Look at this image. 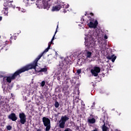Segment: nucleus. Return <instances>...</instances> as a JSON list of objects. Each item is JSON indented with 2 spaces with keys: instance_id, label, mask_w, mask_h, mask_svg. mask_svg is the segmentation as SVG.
<instances>
[{
  "instance_id": "obj_10",
  "label": "nucleus",
  "mask_w": 131,
  "mask_h": 131,
  "mask_svg": "<svg viewBox=\"0 0 131 131\" xmlns=\"http://www.w3.org/2000/svg\"><path fill=\"white\" fill-rule=\"evenodd\" d=\"M19 118L20 119V122L21 124H25L26 123V115L24 113H21L19 114Z\"/></svg>"
},
{
  "instance_id": "obj_11",
  "label": "nucleus",
  "mask_w": 131,
  "mask_h": 131,
  "mask_svg": "<svg viewBox=\"0 0 131 131\" xmlns=\"http://www.w3.org/2000/svg\"><path fill=\"white\" fill-rule=\"evenodd\" d=\"M88 124H94L96 123V119L94 118V115H90L88 119Z\"/></svg>"
},
{
  "instance_id": "obj_21",
  "label": "nucleus",
  "mask_w": 131,
  "mask_h": 131,
  "mask_svg": "<svg viewBox=\"0 0 131 131\" xmlns=\"http://www.w3.org/2000/svg\"><path fill=\"white\" fill-rule=\"evenodd\" d=\"M0 77H3V82H7V76L4 77L3 75H1Z\"/></svg>"
},
{
  "instance_id": "obj_3",
  "label": "nucleus",
  "mask_w": 131,
  "mask_h": 131,
  "mask_svg": "<svg viewBox=\"0 0 131 131\" xmlns=\"http://www.w3.org/2000/svg\"><path fill=\"white\" fill-rule=\"evenodd\" d=\"M12 3H14L13 1L6 0L5 1L4 6V8H3V11H4V14H8L9 12V8H12V9H15L16 6L15 5L12 4Z\"/></svg>"
},
{
  "instance_id": "obj_31",
  "label": "nucleus",
  "mask_w": 131,
  "mask_h": 131,
  "mask_svg": "<svg viewBox=\"0 0 131 131\" xmlns=\"http://www.w3.org/2000/svg\"><path fill=\"white\" fill-rule=\"evenodd\" d=\"M64 131H72L70 128H66Z\"/></svg>"
},
{
  "instance_id": "obj_29",
  "label": "nucleus",
  "mask_w": 131,
  "mask_h": 131,
  "mask_svg": "<svg viewBox=\"0 0 131 131\" xmlns=\"http://www.w3.org/2000/svg\"><path fill=\"white\" fill-rule=\"evenodd\" d=\"M95 102H94L93 103H92V105L91 107V109H94V108H95Z\"/></svg>"
},
{
  "instance_id": "obj_18",
  "label": "nucleus",
  "mask_w": 131,
  "mask_h": 131,
  "mask_svg": "<svg viewBox=\"0 0 131 131\" xmlns=\"http://www.w3.org/2000/svg\"><path fill=\"white\" fill-rule=\"evenodd\" d=\"M48 71V67L45 66L43 68L40 69L39 71H38V72H47Z\"/></svg>"
},
{
  "instance_id": "obj_23",
  "label": "nucleus",
  "mask_w": 131,
  "mask_h": 131,
  "mask_svg": "<svg viewBox=\"0 0 131 131\" xmlns=\"http://www.w3.org/2000/svg\"><path fill=\"white\" fill-rule=\"evenodd\" d=\"M50 49V48L49 47H47L46 48V49L45 50V51L41 53V54L43 53V55L45 54V53H47V52H49V50Z\"/></svg>"
},
{
  "instance_id": "obj_45",
  "label": "nucleus",
  "mask_w": 131,
  "mask_h": 131,
  "mask_svg": "<svg viewBox=\"0 0 131 131\" xmlns=\"http://www.w3.org/2000/svg\"><path fill=\"white\" fill-rule=\"evenodd\" d=\"M63 13H66V11H65V10H64Z\"/></svg>"
},
{
  "instance_id": "obj_30",
  "label": "nucleus",
  "mask_w": 131,
  "mask_h": 131,
  "mask_svg": "<svg viewBox=\"0 0 131 131\" xmlns=\"http://www.w3.org/2000/svg\"><path fill=\"white\" fill-rule=\"evenodd\" d=\"M77 73H78V75L80 74V73H81V69L77 70Z\"/></svg>"
},
{
  "instance_id": "obj_47",
  "label": "nucleus",
  "mask_w": 131,
  "mask_h": 131,
  "mask_svg": "<svg viewBox=\"0 0 131 131\" xmlns=\"http://www.w3.org/2000/svg\"><path fill=\"white\" fill-rule=\"evenodd\" d=\"M83 106H85V104H84L83 105Z\"/></svg>"
},
{
  "instance_id": "obj_7",
  "label": "nucleus",
  "mask_w": 131,
  "mask_h": 131,
  "mask_svg": "<svg viewBox=\"0 0 131 131\" xmlns=\"http://www.w3.org/2000/svg\"><path fill=\"white\" fill-rule=\"evenodd\" d=\"M49 1L51 0H37L36 5H40L39 3H42L44 9H50L51 5L49 4Z\"/></svg>"
},
{
  "instance_id": "obj_6",
  "label": "nucleus",
  "mask_w": 131,
  "mask_h": 131,
  "mask_svg": "<svg viewBox=\"0 0 131 131\" xmlns=\"http://www.w3.org/2000/svg\"><path fill=\"white\" fill-rule=\"evenodd\" d=\"M43 124L46 126V131H49L51 129V120L49 118L44 117L42 119Z\"/></svg>"
},
{
  "instance_id": "obj_15",
  "label": "nucleus",
  "mask_w": 131,
  "mask_h": 131,
  "mask_svg": "<svg viewBox=\"0 0 131 131\" xmlns=\"http://www.w3.org/2000/svg\"><path fill=\"white\" fill-rule=\"evenodd\" d=\"M116 58H117V56H115V55L114 54L112 55L111 56H107V59H108V60H112L113 63H114V62H115Z\"/></svg>"
},
{
  "instance_id": "obj_38",
  "label": "nucleus",
  "mask_w": 131,
  "mask_h": 131,
  "mask_svg": "<svg viewBox=\"0 0 131 131\" xmlns=\"http://www.w3.org/2000/svg\"><path fill=\"white\" fill-rule=\"evenodd\" d=\"M76 129H77V130H79V126H77L76 127Z\"/></svg>"
},
{
  "instance_id": "obj_48",
  "label": "nucleus",
  "mask_w": 131,
  "mask_h": 131,
  "mask_svg": "<svg viewBox=\"0 0 131 131\" xmlns=\"http://www.w3.org/2000/svg\"><path fill=\"white\" fill-rule=\"evenodd\" d=\"M32 2H33V1H34V0H31Z\"/></svg>"
},
{
  "instance_id": "obj_4",
  "label": "nucleus",
  "mask_w": 131,
  "mask_h": 131,
  "mask_svg": "<svg viewBox=\"0 0 131 131\" xmlns=\"http://www.w3.org/2000/svg\"><path fill=\"white\" fill-rule=\"evenodd\" d=\"M21 73H23V71L22 70V68L16 71L12 76H7L6 78V82H8V83H11L12 82V80H14L15 79L17 76H19L20 77V74Z\"/></svg>"
},
{
  "instance_id": "obj_27",
  "label": "nucleus",
  "mask_w": 131,
  "mask_h": 131,
  "mask_svg": "<svg viewBox=\"0 0 131 131\" xmlns=\"http://www.w3.org/2000/svg\"><path fill=\"white\" fill-rule=\"evenodd\" d=\"M46 84V81H42V82H41V86H42V87H43V86H45V85Z\"/></svg>"
},
{
  "instance_id": "obj_22",
  "label": "nucleus",
  "mask_w": 131,
  "mask_h": 131,
  "mask_svg": "<svg viewBox=\"0 0 131 131\" xmlns=\"http://www.w3.org/2000/svg\"><path fill=\"white\" fill-rule=\"evenodd\" d=\"M107 130H108V127H107V126L104 125L102 127V131H107Z\"/></svg>"
},
{
  "instance_id": "obj_32",
  "label": "nucleus",
  "mask_w": 131,
  "mask_h": 131,
  "mask_svg": "<svg viewBox=\"0 0 131 131\" xmlns=\"http://www.w3.org/2000/svg\"><path fill=\"white\" fill-rule=\"evenodd\" d=\"M2 89H3V90H5V89H6V84H3L2 85Z\"/></svg>"
},
{
  "instance_id": "obj_43",
  "label": "nucleus",
  "mask_w": 131,
  "mask_h": 131,
  "mask_svg": "<svg viewBox=\"0 0 131 131\" xmlns=\"http://www.w3.org/2000/svg\"><path fill=\"white\" fill-rule=\"evenodd\" d=\"M37 131H41V129H37Z\"/></svg>"
},
{
  "instance_id": "obj_16",
  "label": "nucleus",
  "mask_w": 131,
  "mask_h": 131,
  "mask_svg": "<svg viewBox=\"0 0 131 131\" xmlns=\"http://www.w3.org/2000/svg\"><path fill=\"white\" fill-rule=\"evenodd\" d=\"M58 27H59V25H57L56 30V31L55 32V34H54V36H53V37H52V38L51 39V41L49 43H51V45H52V43H53V45H54V43H53V41H54V40H55V36L56 35V33H57V32H58L57 29H58Z\"/></svg>"
},
{
  "instance_id": "obj_34",
  "label": "nucleus",
  "mask_w": 131,
  "mask_h": 131,
  "mask_svg": "<svg viewBox=\"0 0 131 131\" xmlns=\"http://www.w3.org/2000/svg\"><path fill=\"white\" fill-rule=\"evenodd\" d=\"M51 46H52V45L50 43H48V48H49V49H51Z\"/></svg>"
},
{
  "instance_id": "obj_25",
  "label": "nucleus",
  "mask_w": 131,
  "mask_h": 131,
  "mask_svg": "<svg viewBox=\"0 0 131 131\" xmlns=\"http://www.w3.org/2000/svg\"><path fill=\"white\" fill-rule=\"evenodd\" d=\"M4 103H5V101H1L0 102V108H2V107H3Z\"/></svg>"
},
{
  "instance_id": "obj_40",
  "label": "nucleus",
  "mask_w": 131,
  "mask_h": 131,
  "mask_svg": "<svg viewBox=\"0 0 131 131\" xmlns=\"http://www.w3.org/2000/svg\"><path fill=\"white\" fill-rule=\"evenodd\" d=\"M17 9H18V11H20L21 10V8L20 7H16Z\"/></svg>"
},
{
  "instance_id": "obj_1",
  "label": "nucleus",
  "mask_w": 131,
  "mask_h": 131,
  "mask_svg": "<svg viewBox=\"0 0 131 131\" xmlns=\"http://www.w3.org/2000/svg\"><path fill=\"white\" fill-rule=\"evenodd\" d=\"M42 56H43V53L40 54L34 60L33 63L21 68L23 73L25 72V71H28V70H30V69H34L35 72L36 74H37V73H39L40 72L38 71H39L40 69H37L36 68V67L37 66V62H38V60L42 57Z\"/></svg>"
},
{
  "instance_id": "obj_28",
  "label": "nucleus",
  "mask_w": 131,
  "mask_h": 131,
  "mask_svg": "<svg viewBox=\"0 0 131 131\" xmlns=\"http://www.w3.org/2000/svg\"><path fill=\"white\" fill-rule=\"evenodd\" d=\"M90 22H94L95 21V18L94 17H91L90 18Z\"/></svg>"
},
{
  "instance_id": "obj_49",
  "label": "nucleus",
  "mask_w": 131,
  "mask_h": 131,
  "mask_svg": "<svg viewBox=\"0 0 131 131\" xmlns=\"http://www.w3.org/2000/svg\"><path fill=\"white\" fill-rule=\"evenodd\" d=\"M0 38H1V36H0Z\"/></svg>"
},
{
  "instance_id": "obj_41",
  "label": "nucleus",
  "mask_w": 131,
  "mask_h": 131,
  "mask_svg": "<svg viewBox=\"0 0 131 131\" xmlns=\"http://www.w3.org/2000/svg\"><path fill=\"white\" fill-rule=\"evenodd\" d=\"M11 97H14V94L13 93H11Z\"/></svg>"
},
{
  "instance_id": "obj_42",
  "label": "nucleus",
  "mask_w": 131,
  "mask_h": 131,
  "mask_svg": "<svg viewBox=\"0 0 131 131\" xmlns=\"http://www.w3.org/2000/svg\"><path fill=\"white\" fill-rule=\"evenodd\" d=\"M58 115L55 114V115H54V117H57V116H58Z\"/></svg>"
},
{
  "instance_id": "obj_12",
  "label": "nucleus",
  "mask_w": 131,
  "mask_h": 131,
  "mask_svg": "<svg viewBox=\"0 0 131 131\" xmlns=\"http://www.w3.org/2000/svg\"><path fill=\"white\" fill-rule=\"evenodd\" d=\"M99 24V23L98 22L97 20H95L94 23L90 21V23L88 24L89 28H97V26H98V25Z\"/></svg>"
},
{
  "instance_id": "obj_24",
  "label": "nucleus",
  "mask_w": 131,
  "mask_h": 131,
  "mask_svg": "<svg viewBox=\"0 0 131 131\" xmlns=\"http://www.w3.org/2000/svg\"><path fill=\"white\" fill-rule=\"evenodd\" d=\"M7 130H11L12 129V126L8 125L6 126Z\"/></svg>"
},
{
  "instance_id": "obj_17",
  "label": "nucleus",
  "mask_w": 131,
  "mask_h": 131,
  "mask_svg": "<svg viewBox=\"0 0 131 131\" xmlns=\"http://www.w3.org/2000/svg\"><path fill=\"white\" fill-rule=\"evenodd\" d=\"M92 53L91 52L86 51V53L85 54L86 59H91L92 58Z\"/></svg>"
},
{
  "instance_id": "obj_19",
  "label": "nucleus",
  "mask_w": 131,
  "mask_h": 131,
  "mask_svg": "<svg viewBox=\"0 0 131 131\" xmlns=\"http://www.w3.org/2000/svg\"><path fill=\"white\" fill-rule=\"evenodd\" d=\"M9 106L10 104L9 103L4 102L3 108H4L5 109H8V107H9Z\"/></svg>"
},
{
  "instance_id": "obj_36",
  "label": "nucleus",
  "mask_w": 131,
  "mask_h": 131,
  "mask_svg": "<svg viewBox=\"0 0 131 131\" xmlns=\"http://www.w3.org/2000/svg\"><path fill=\"white\" fill-rule=\"evenodd\" d=\"M104 37L105 39H107L108 38V36H107V35H104Z\"/></svg>"
},
{
  "instance_id": "obj_33",
  "label": "nucleus",
  "mask_w": 131,
  "mask_h": 131,
  "mask_svg": "<svg viewBox=\"0 0 131 131\" xmlns=\"http://www.w3.org/2000/svg\"><path fill=\"white\" fill-rule=\"evenodd\" d=\"M15 37L16 36H11L10 37V39H13V38H14V39H16V38H15Z\"/></svg>"
},
{
  "instance_id": "obj_2",
  "label": "nucleus",
  "mask_w": 131,
  "mask_h": 131,
  "mask_svg": "<svg viewBox=\"0 0 131 131\" xmlns=\"http://www.w3.org/2000/svg\"><path fill=\"white\" fill-rule=\"evenodd\" d=\"M67 60V58H64L63 60L59 62L58 66V70L59 73H65V72L68 70V64H69V61Z\"/></svg>"
},
{
  "instance_id": "obj_26",
  "label": "nucleus",
  "mask_w": 131,
  "mask_h": 131,
  "mask_svg": "<svg viewBox=\"0 0 131 131\" xmlns=\"http://www.w3.org/2000/svg\"><path fill=\"white\" fill-rule=\"evenodd\" d=\"M68 89H69V86L66 85V86H65L63 88L62 90H63V91H67V90H68Z\"/></svg>"
},
{
  "instance_id": "obj_5",
  "label": "nucleus",
  "mask_w": 131,
  "mask_h": 131,
  "mask_svg": "<svg viewBox=\"0 0 131 131\" xmlns=\"http://www.w3.org/2000/svg\"><path fill=\"white\" fill-rule=\"evenodd\" d=\"M69 120V117L67 115L61 116L60 120L59 121V128H65V124L67 121Z\"/></svg>"
},
{
  "instance_id": "obj_39",
  "label": "nucleus",
  "mask_w": 131,
  "mask_h": 131,
  "mask_svg": "<svg viewBox=\"0 0 131 131\" xmlns=\"http://www.w3.org/2000/svg\"><path fill=\"white\" fill-rule=\"evenodd\" d=\"M3 20V16H0V21H2Z\"/></svg>"
},
{
  "instance_id": "obj_46",
  "label": "nucleus",
  "mask_w": 131,
  "mask_h": 131,
  "mask_svg": "<svg viewBox=\"0 0 131 131\" xmlns=\"http://www.w3.org/2000/svg\"><path fill=\"white\" fill-rule=\"evenodd\" d=\"M84 16H86V13L84 14Z\"/></svg>"
},
{
  "instance_id": "obj_9",
  "label": "nucleus",
  "mask_w": 131,
  "mask_h": 131,
  "mask_svg": "<svg viewBox=\"0 0 131 131\" xmlns=\"http://www.w3.org/2000/svg\"><path fill=\"white\" fill-rule=\"evenodd\" d=\"M100 72L101 69H100V67H94L93 69L91 70L92 75L95 77L99 75V73H100Z\"/></svg>"
},
{
  "instance_id": "obj_14",
  "label": "nucleus",
  "mask_w": 131,
  "mask_h": 131,
  "mask_svg": "<svg viewBox=\"0 0 131 131\" xmlns=\"http://www.w3.org/2000/svg\"><path fill=\"white\" fill-rule=\"evenodd\" d=\"M85 46L88 49H90V48H93V42H91V40H88L85 41Z\"/></svg>"
},
{
  "instance_id": "obj_13",
  "label": "nucleus",
  "mask_w": 131,
  "mask_h": 131,
  "mask_svg": "<svg viewBox=\"0 0 131 131\" xmlns=\"http://www.w3.org/2000/svg\"><path fill=\"white\" fill-rule=\"evenodd\" d=\"M8 119H11L12 121H16L17 119H18V118L17 117V116L16 115V114L12 113L11 114H10L8 117Z\"/></svg>"
},
{
  "instance_id": "obj_37",
  "label": "nucleus",
  "mask_w": 131,
  "mask_h": 131,
  "mask_svg": "<svg viewBox=\"0 0 131 131\" xmlns=\"http://www.w3.org/2000/svg\"><path fill=\"white\" fill-rule=\"evenodd\" d=\"M90 15H91V16H92V17H93V16L94 17V13L91 12L90 13Z\"/></svg>"
},
{
  "instance_id": "obj_8",
  "label": "nucleus",
  "mask_w": 131,
  "mask_h": 131,
  "mask_svg": "<svg viewBox=\"0 0 131 131\" xmlns=\"http://www.w3.org/2000/svg\"><path fill=\"white\" fill-rule=\"evenodd\" d=\"M61 8H63V9H68V6H67V5H66L64 4V3H61L60 4V5H58L55 6H53L52 9V12L58 11L61 9Z\"/></svg>"
},
{
  "instance_id": "obj_20",
  "label": "nucleus",
  "mask_w": 131,
  "mask_h": 131,
  "mask_svg": "<svg viewBox=\"0 0 131 131\" xmlns=\"http://www.w3.org/2000/svg\"><path fill=\"white\" fill-rule=\"evenodd\" d=\"M54 106L55 107V108H59V106H60V103H59V102L58 101H55Z\"/></svg>"
},
{
  "instance_id": "obj_44",
  "label": "nucleus",
  "mask_w": 131,
  "mask_h": 131,
  "mask_svg": "<svg viewBox=\"0 0 131 131\" xmlns=\"http://www.w3.org/2000/svg\"><path fill=\"white\" fill-rule=\"evenodd\" d=\"M97 36H99V33H97Z\"/></svg>"
},
{
  "instance_id": "obj_35",
  "label": "nucleus",
  "mask_w": 131,
  "mask_h": 131,
  "mask_svg": "<svg viewBox=\"0 0 131 131\" xmlns=\"http://www.w3.org/2000/svg\"><path fill=\"white\" fill-rule=\"evenodd\" d=\"M57 80L60 81V79H61V78L60 77V76H58V77H57Z\"/></svg>"
}]
</instances>
